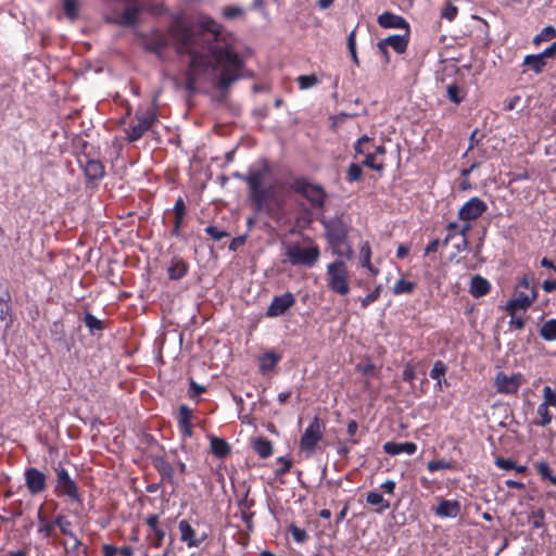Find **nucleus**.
<instances>
[{"instance_id": "nucleus-1", "label": "nucleus", "mask_w": 556, "mask_h": 556, "mask_svg": "<svg viewBox=\"0 0 556 556\" xmlns=\"http://www.w3.org/2000/svg\"><path fill=\"white\" fill-rule=\"evenodd\" d=\"M176 51L189 54V72L186 89H195L194 71L212 68L218 72L216 88L226 91L243 77L244 59L236 48V39L223 29V25L208 15H200L195 27L187 23L182 15H176L168 28Z\"/></svg>"}, {"instance_id": "nucleus-2", "label": "nucleus", "mask_w": 556, "mask_h": 556, "mask_svg": "<svg viewBox=\"0 0 556 556\" xmlns=\"http://www.w3.org/2000/svg\"><path fill=\"white\" fill-rule=\"evenodd\" d=\"M270 169L265 163L262 168H250L248 174L235 173L233 177L247 182L249 187V197L257 212L262 211L266 200L270 197L271 189L263 186L265 178Z\"/></svg>"}, {"instance_id": "nucleus-3", "label": "nucleus", "mask_w": 556, "mask_h": 556, "mask_svg": "<svg viewBox=\"0 0 556 556\" xmlns=\"http://www.w3.org/2000/svg\"><path fill=\"white\" fill-rule=\"evenodd\" d=\"M326 231V238L333 254L351 260L354 251L348 242V226L342 217L336 216L321 222Z\"/></svg>"}, {"instance_id": "nucleus-4", "label": "nucleus", "mask_w": 556, "mask_h": 556, "mask_svg": "<svg viewBox=\"0 0 556 556\" xmlns=\"http://www.w3.org/2000/svg\"><path fill=\"white\" fill-rule=\"evenodd\" d=\"M308 245L303 247L299 242H291L286 245V256L292 266L314 267L320 257V249L313 239L306 237Z\"/></svg>"}, {"instance_id": "nucleus-5", "label": "nucleus", "mask_w": 556, "mask_h": 556, "mask_svg": "<svg viewBox=\"0 0 556 556\" xmlns=\"http://www.w3.org/2000/svg\"><path fill=\"white\" fill-rule=\"evenodd\" d=\"M290 189L305 198L314 210L325 208L327 192L323 186L313 184L305 177H296L292 180Z\"/></svg>"}, {"instance_id": "nucleus-6", "label": "nucleus", "mask_w": 556, "mask_h": 556, "mask_svg": "<svg viewBox=\"0 0 556 556\" xmlns=\"http://www.w3.org/2000/svg\"><path fill=\"white\" fill-rule=\"evenodd\" d=\"M538 288L529 275H523L514 289L511 299L506 303L511 307H519L527 314L528 309L538 299Z\"/></svg>"}, {"instance_id": "nucleus-7", "label": "nucleus", "mask_w": 556, "mask_h": 556, "mask_svg": "<svg viewBox=\"0 0 556 556\" xmlns=\"http://www.w3.org/2000/svg\"><path fill=\"white\" fill-rule=\"evenodd\" d=\"M327 286L328 288L339 294L346 295L350 292V276L346 264L337 260L327 265Z\"/></svg>"}, {"instance_id": "nucleus-8", "label": "nucleus", "mask_w": 556, "mask_h": 556, "mask_svg": "<svg viewBox=\"0 0 556 556\" xmlns=\"http://www.w3.org/2000/svg\"><path fill=\"white\" fill-rule=\"evenodd\" d=\"M136 124H131L127 132V141L136 142L141 139L157 122V109L153 103L146 111L138 110L135 114Z\"/></svg>"}, {"instance_id": "nucleus-9", "label": "nucleus", "mask_w": 556, "mask_h": 556, "mask_svg": "<svg viewBox=\"0 0 556 556\" xmlns=\"http://www.w3.org/2000/svg\"><path fill=\"white\" fill-rule=\"evenodd\" d=\"M54 470L56 475L55 493L67 497L73 503L80 504L81 496L77 483L71 478L68 471L61 464Z\"/></svg>"}, {"instance_id": "nucleus-10", "label": "nucleus", "mask_w": 556, "mask_h": 556, "mask_svg": "<svg viewBox=\"0 0 556 556\" xmlns=\"http://www.w3.org/2000/svg\"><path fill=\"white\" fill-rule=\"evenodd\" d=\"M325 425L319 417H314L300 440L301 451L313 454L316 451L318 443L324 438Z\"/></svg>"}, {"instance_id": "nucleus-11", "label": "nucleus", "mask_w": 556, "mask_h": 556, "mask_svg": "<svg viewBox=\"0 0 556 556\" xmlns=\"http://www.w3.org/2000/svg\"><path fill=\"white\" fill-rule=\"evenodd\" d=\"M141 12V5L138 0H126V5L123 10L114 9L109 17V22L123 26H135L138 22Z\"/></svg>"}, {"instance_id": "nucleus-12", "label": "nucleus", "mask_w": 556, "mask_h": 556, "mask_svg": "<svg viewBox=\"0 0 556 556\" xmlns=\"http://www.w3.org/2000/svg\"><path fill=\"white\" fill-rule=\"evenodd\" d=\"M78 164L84 172L86 186L97 185L105 176V167L100 160L84 154L78 157Z\"/></svg>"}, {"instance_id": "nucleus-13", "label": "nucleus", "mask_w": 556, "mask_h": 556, "mask_svg": "<svg viewBox=\"0 0 556 556\" xmlns=\"http://www.w3.org/2000/svg\"><path fill=\"white\" fill-rule=\"evenodd\" d=\"M139 38L143 50L159 58L163 56V53L169 46L167 36L159 29H153L151 34H140Z\"/></svg>"}, {"instance_id": "nucleus-14", "label": "nucleus", "mask_w": 556, "mask_h": 556, "mask_svg": "<svg viewBox=\"0 0 556 556\" xmlns=\"http://www.w3.org/2000/svg\"><path fill=\"white\" fill-rule=\"evenodd\" d=\"M471 230V224H458L457 222H450L445 226L446 236L442 240V247H446L456 236H460V241L455 244L457 252H463L468 249V233Z\"/></svg>"}, {"instance_id": "nucleus-15", "label": "nucleus", "mask_w": 556, "mask_h": 556, "mask_svg": "<svg viewBox=\"0 0 556 556\" xmlns=\"http://www.w3.org/2000/svg\"><path fill=\"white\" fill-rule=\"evenodd\" d=\"M486 210L488 205L483 200L472 197L458 210V219L462 223L471 224V222L480 218Z\"/></svg>"}, {"instance_id": "nucleus-16", "label": "nucleus", "mask_w": 556, "mask_h": 556, "mask_svg": "<svg viewBox=\"0 0 556 556\" xmlns=\"http://www.w3.org/2000/svg\"><path fill=\"white\" fill-rule=\"evenodd\" d=\"M526 382L522 374L517 372L511 376L503 371L496 374L494 386L498 393L502 394H516L519 388Z\"/></svg>"}, {"instance_id": "nucleus-17", "label": "nucleus", "mask_w": 556, "mask_h": 556, "mask_svg": "<svg viewBox=\"0 0 556 556\" xmlns=\"http://www.w3.org/2000/svg\"><path fill=\"white\" fill-rule=\"evenodd\" d=\"M295 304V296L291 292L274 296L271 303L267 307L266 317L275 318L282 316Z\"/></svg>"}, {"instance_id": "nucleus-18", "label": "nucleus", "mask_w": 556, "mask_h": 556, "mask_svg": "<svg viewBox=\"0 0 556 556\" xmlns=\"http://www.w3.org/2000/svg\"><path fill=\"white\" fill-rule=\"evenodd\" d=\"M24 477L26 488L30 494L37 495L45 491L47 477L42 471L35 467H29L25 470Z\"/></svg>"}, {"instance_id": "nucleus-19", "label": "nucleus", "mask_w": 556, "mask_h": 556, "mask_svg": "<svg viewBox=\"0 0 556 556\" xmlns=\"http://www.w3.org/2000/svg\"><path fill=\"white\" fill-rule=\"evenodd\" d=\"M377 22L378 25L382 28L404 29L405 31L410 33L409 23L403 16L390 11H386L380 14L377 18Z\"/></svg>"}, {"instance_id": "nucleus-20", "label": "nucleus", "mask_w": 556, "mask_h": 556, "mask_svg": "<svg viewBox=\"0 0 556 556\" xmlns=\"http://www.w3.org/2000/svg\"><path fill=\"white\" fill-rule=\"evenodd\" d=\"M193 412L187 405L182 404L178 408V430L182 438H191L193 435L192 429Z\"/></svg>"}, {"instance_id": "nucleus-21", "label": "nucleus", "mask_w": 556, "mask_h": 556, "mask_svg": "<svg viewBox=\"0 0 556 556\" xmlns=\"http://www.w3.org/2000/svg\"><path fill=\"white\" fill-rule=\"evenodd\" d=\"M174 213V223L173 228L170 230V235L175 238H179L181 235V229L184 226V219L187 213V207L184 199L179 197L174 204L173 207Z\"/></svg>"}, {"instance_id": "nucleus-22", "label": "nucleus", "mask_w": 556, "mask_h": 556, "mask_svg": "<svg viewBox=\"0 0 556 556\" xmlns=\"http://www.w3.org/2000/svg\"><path fill=\"white\" fill-rule=\"evenodd\" d=\"M433 510L440 518H455L460 513V503L458 501L441 498Z\"/></svg>"}, {"instance_id": "nucleus-23", "label": "nucleus", "mask_w": 556, "mask_h": 556, "mask_svg": "<svg viewBox=\"0 0 556 556\" xmlns=\"http://www.w3.org/2000/svg\"><path fill=\"white\" fill-rule=\"evenodd\" d=\"M181 540L187 543L189 547L199 546L206 538L207 532L198 533L190 523H179Z\"/></svg>"}, {"instance_id": "nucleus-24", "label": "nucleus", "mask_w": 556, "mask_h": 556, "mask_svg": "<svg viewBox=\"0 0 556 556\" xmlns=\"http://www.w3.org/2000/svg\"><path fill=\"white\" fill-rule=\"evenodd\" d=\"M383 451L392 456L405 453L408 455H413L417 451V444L414 442H403L397 443L393 441H388L383 444Z\"/></svg>"}, {"instance_id": "nucleus-25", "label": "nucleus", "mask_w": 556, "mask_h": 556, "mask_svg": "<svg viewBox=\"0 0 556 556\" xmlns=\"http://www.w3.org/2000/svg\"><path fill=\"white\" fill-rule=\"evenodd\" d=\"M491 291V283L480 275H475L470 279L469 293L473 298H482Z\"/></svg>"}, {"instance_id": "nucleus-26", "label": "nucleus", "mask_w": 556, "mask_h": 556, "mask_svg": "<svg viewBox=\"0 0 556 556\" xmlns=\"http://www.w3.org/2000/svg\"><path fill=\"white\" fill-rule=\"evenodd\" d=\"M410 33L405 31L403 35H391L381 39L383 43L391 47L396 53L402 54L407 50Z\"/></svg>"}, {"instance_id": "nucleus-27", "label": "nucleus", "mask_w": 556, "mask_h": 556, "mask_svg": "<svg viewBox=\"0 0 556 556\" xmlns=\"http://www.w3.org/2000/svg\"><path fill=\"white\" fill-rule=\"evenodd\" d=\"M281 361V355L274 352L267 351L261 356H258V370L261 374L265 375L276 368L278 363Z\"/></svg>"}, {"instance_id": "nucleus-28", "label": "nucleus", "mask_w": 556, "mask_h": 556, "mask_svg": "<svg viewBox=\"0 0 556 556\" xmlns=\"http://www.w3.org/2000/svg\"><path fill=\"white\" fill-rule=\"evenodd\" d=\"M153 466L161 476L162 482H168L172 485L176 484L174 480V468L164 457H156L153 460Z\"/></svg>"}, {"instance_id": "nucleus-29", "label": "nucleus", "mask_w": 556, "mask_h": 556, "mask_svg": "<svg viewBox=\"0 0 556 556\" xmlns=\"http://www.w3.org/2000/svg\"><path fill=\"white\" fill-rule=\"evenodd\" d=\"M147 540L150 546L160 547L165 538V530L161 528V523H144Z\"/></svg>"}, {"instance_id": "nucleus-30", "label": "nucleus", "mask_w": 556, "mask_h": 556, "mask_svg": "<svg viewBox=\"0 0 556 556\" xmlns=\"http://www.w3.org/2000/svg\"><path fill=\"white\" fill-rule=\"evenodd\" d=\"M189 270V264L181 257L175 256L170 261L167 269L168 278L170 280H179L184 278Z\"/></svg>"}, {"instance_id": "nucleus-31", "label": "nucleus", "mask_w": 556, "mask_h": 556, "mask_svg": "<svg viewBox=\"0 0 556 556\" xmlns=\"http://www.w3.org/2000/svg\"><path fill=\"white\" fill-rule=\"evenodd\" d=\"M359 264L375 277L380 273L379 268L371 264V247L368 241L362 242L359 247Z\"/></svg>"}, {"instance_id": "nucleus-32", "label": "nucleus", "mask_w": 556, "mask_h": 556, "mask_svg": "<svg viewBox=\"0 0 556 556\" xmlns=\"http://www.w3.org/2000/svg\"><path fill=\"white\" fill-rule=\"evenodd\" d=\"M208 439L211 453L215 457L223 459L230 454V444L225 439L215 435H210Z\"/></svg>"}, {"instance_id": "nucleus-33", "label": "nucleus", "mask_w": 556, "mask_h": 556, "mask_svg": "<svg viewBox=\"0 0 556 556\" xmlns=\"http://www.w3.org/2000/svg\"><path fill=\"white\" fill-rule=\"evenodd\" d=\"M504 309L510 316L508 325L511 330H522L526 327V314H523L521 308L511 307L506 303Z\"/></svg>"}, {"instance_id": "nucleus-34", "label": "nucleus", "mask_w": 556, "mask_h": 556, "mask_svg": "<svg viewBox=\"0 0 556 556\" xmlns=\"http://www.w3.org/2000/svg\"><path fill=\"white\" fill-rule=\"evenodd\" d=\"M522 65L527 66L530 71L540 75L544 72L547 63L542 58V55L538 54H528L523 58Z\"/></svg>"}, {"instance_id": "nucleus-35", "label": "nucleus", "mask_w": 556, "mask_h": 556, "mask_svg": "<svg viewBox=\"0 0 556 556\" xmlns=\"http://www.w3.org/2000/svg\"><path fill=\"white\" fill-rule=\"evenodd\" d=\"M534 468L543 482L548 481L556 486V475L553 473V470L546 460L534 463Z\"/></svg>"}, {"instance_id": "nucleus-36", "label": "nucleus", "mask_w": 556, "mask_h": 556, "mask_svg": "<svg viewBox=\"0 0 556 556\" xmlns=\"http://www.w3.org/2000/svg\"><path fill=\"white\" fill-rule=\"evenodd\" d=\"M253 448L261 458H268L274 453L273 443L263 437L253 441Z\"/></svg>"}, {"instance_id": "nucleus-37", "label": "nucleus", "mask_w": 556, "mask_h": 556, "mask_svg": "<svg viewBox=\"0 0 556 556\" xmlns=\"http://www.w3.org/2000/svg\"><path fill=\"white\" fill-rule=\"evenodd\" d=\"M83 321L92 336H94L97 332H101L104 329L103 321L98 319L88 311L84 313Z\"/></svg>"}, {"instance_id": "nucleus-38", "label": "nucleus", "mask_w": 556, "mask_h": 556, "mask_svg": "<svg viewBox=\"0 0 556 556\" xmlns=\"http://www.w3.org/2000/svg\"><path fill=\"white\" fill-rule=\"evenodd\" d=\"M539 333L545 341H556V319L546 320L540 328Z\"/></svg>"}, {"instance_id": "nucleus-39", "label": "nucleus", "mask_w": 556, "mask_h": 556, "mask_svg": "<svg viewBox=\"0 0 556 556\" xmlns=\"http://www.w3.org/2000/svg\"><path fill=\"white\" fill-rule=\"evenodd\" d=\"M367 503L375 507L377 511H382L390 507L389 501L384 500L383 495L379 492H369L367 494Z\"/></svg>"}, {"instance_id": "nucleus-40", "label": "nucleus", "mask_w": 556, "mask_h": 556, "mask_svg": "<svg viewBox=\"0 0 556 556\" xmlns=\"http://www.w3.org/2000/svg\"><path fill=\"white\" fill-rule=\"evenodd\" d=\"M417 287L414 281L405 280L404 278L399 279L393 286L392 292L395 295L400 294H412Z\"/></svg>"}, {"instance_id": "nucleus-41", "label": "nucleus", "mask_w": 556, "mask_h": 556, "mask_svg": "<svg viewBox=\"0 0 556 556\" xmlns=\"http://www.w3.org/2000/svg\"><path fill=\"white\" fill-rule=\"evenodd\" d=\"M374 148H375V140L369 138L368 136H363L361 137L356 143H355V152L357 154H368V153H374Z\"/></svg>"}, {"instance_id": "nucleus-42", "label": "nucleus", "mask_w": 556, "mask_h": 556, "mask_svg": "<svg viewBox=\"0 0 556 556\" xmlns=\"http://www.w3.org/2000/svg\"><path fill=\"white\" fill-rule=\"evenodd\" d=\"M548 407L549 406H547L543 402L539 404L536 413L540 418L533 421L534 425L540 427H546L552 422L553 415L549 413Z\"/></svg>"}, {"instance_id": "nucleus-43", "label": "nucleus", "mask_w": 556, "mask_h": 556, "mask_svg": "<svg viewBox=\"0 0 556 556\" xmlns=\"http://www.w3.org/2000/svg\"><path fill=\"white\" fill-rule=\"evenodd\" d=\"M456 465H457V463L455 460H446L444 458H441V459H437V460H430L427 464V469L430 472H434V471L442 470V469L454 470V469H456Z\"/></svg>"}, {"instance_id": "nucleus-44", "label": "nucleus", "mask_w": 556, "mask_h": 556, "mask_svg": "<svg viewBox=\"0 0 556 556\" xmlns=\"http://www.w3.org/2000/svg\"><path fill=\"white\" fill-rule=\"evenodd\" d=\"M554 38H556V28L552 25H547L534 36L533 45L538 47L542 42L549 41Z\"/></svg>"}, {"instance_id": "nucleus-45", "label": "nucleus", "mask_w": 556, "mask_h": 556, "mask_svg": "<svg viewBox=\"0 0 556 556\" xmlns=\"http://www.w3.org/2000/svg\"><path fill=\"white\" fill-rule=\"evenodd\" d=\"M447 366L442 361H437L430 370V377L437 380V387L441 389V378L445 376Z\"/></svg>"}, {"instance_id": "nucleus-46", "label": "nucleus", "mask_w": 556, "mask_h": 556, "mask_svg": "<svg viewBox=\"0 0 556 556\" xmlns=\"http://www.w3.org/2000/svg\"><path fill=\"white\" fill-rule=\"evenodd\" d=\"M348 49L352 56L353 63L358 67L361 63L356 50V28H354L348 37Z\"/></svg>"}, {"instance_id": "nucleus-47", "label": "nucleus", "mask_w": 556, "mask_h": 556, "mask_svg": "<svg viewBox=\"0 0 556 556\" xmlns=\"http://www.w3.org/2000/svg\"><path fill=\"white\" fill-rule=\"evenodd\" d=\"M362 177H363V169H362L361 165H358L356 163L350 164L348 167V170H346L345 179L352 184V182L359 181L362 179Z\"/></svg>"}, {"instance_id": "nucleus-48", "label": "nucleus", "mask_w": 556, "mask_h": 556, "mask_svg": "<svg viewBox=\"0 0 556 556\" xmlns=\"http://www.w3.org/2000/svg\"><path fill=\"white\" fill-rule=\"evenodd\" d=\"M300 89L306 90L318 85L319 79L316 75H301L296 78Z\"/></svg>"}, {"instance_id": "nucleus-49", "label": "nucleus", "mask_w": 556, "mask_h": 556, "mask_svg": "<svg viewBox=\"0 0 556 556\" xmlns=\"http://www.w3.org/2000/svg\"><path fill=\"white\" fill-rule=\"evenodd\" d=\"M457 14L458 8L454 5L451 1L445 2L441 11V17L452 22L456 18Z\"/></svg>"}, {"instance_id": "nucleus-50", "label": "nucleus", "mask_w": 556, "mask_h": 556, "mask_svg": "<svg viewBox=\"0 0 556 556\" xmlns=\"http://www.w3.org/2000/svg\"><path fill=\"white\" fill-rule=\"evenodd\" d=\"M289 532L292 534L293 540L298 543H304L308 539L307 532L304 529L298 527L295 523L290 525Z\"/></svg>"}, {"instance_id": "nucleus-51", "label": "nucleus", "mask_w": 556, "mask_h": 556, "mask_svg": "<svg viewBox=\"0 0 556 556\" xmlns=\"http://www.w3.org/2000/svg\"><path fill=\"white\" fill-rule=\"evenodd\" d=\"M460 93L462 90L457 84H451L447 86V97L451 102L459 104L464 100V96Z\"/></svg>"}, {"instance_id": "nucleus-52", "label": "nucleus", "mask_w": 556, "mask_h": 556, "mask_svg": "<svg viewBox=\"0 0 556 556\" xmlns=\"http://www.w3.org/2000/svg\"><path fill=\"white\" fill-rule=\"evenodd\" d=\"M365 156V160L363 161V165L372 169V170H376V172H382L383 168H384V165L382 162L378 163L376 162V155L372 154V153H368V154H364Z\"/></svg>"}, {"instance_id": "nucleus-53", "label": "nucleus", "mask_w": 556, "mask_h": 556, "mask_svg": "<svg viewBox=\"0 0 556 556\" xmlns=\"http://www.w3.org/2000/svg\"><path fill=\"white\" fill-rule=\"evenodd\" d=\"M204 231L214 240V241H220L222 239L229 236V233L224 230L219 229L218 227L214 225L207 226Z\"/></svg>"}, {"instance_id": "nucleus-54", "label": "nucleus", "mask_w": 556, "mask_h": 556, "mask_svg": "<svg viewBox=\"0 0 556 556\" xmlns=\"http://www.w3.org/2000/svg\"><path fill=\"white\" fill-rule=\"evenodd\" d=\"M382 286H377L370 293H368L365 298L361 300V305L363 308H366L371 303L376 302L381 293Z\"/></svg>"}, {"instance_id": "nucleus-55", "label": "nucleus", "mask_w": 556, "mask_h": 556, "mask_svg": "<svg viewBox=\"0 0 556 556\" xmlns=\"http://www.w3.org/2000/svg\"><path fill=\"white\" fill-rule=\"evenodd\" d=\"M543 397L544 404L556 408V392L549 386L543 388Z\"/></svg>"}, {"instance_id": "nucleus-56", "label": "nucleus", "mask_w": 556, "mask_h": 556, "mask_svg": "<svg viewBox=\"0 0 556 556\" xmlns=\"http://www.w3.org/2000/svg\"><path fill=\"white\" fill-rule=\"evenodd\" d=\"M243 10L239 7H225L223 9V16L227 20H233L243 15Z\"/></svg>"}, {"instance_id": "nucleus-57", "label": "nucleus", "mask_w": 556, "mask_h": 556, "mask_svg": "<svg viewBox=\"0 0 556 556\" xmlns=\"http://www.w3.org/2000/svg\"><path fill=\"white\" fill-rule=\"evenodd\" d=\"M63 9L67 17L75 18L77 15L78 7L76 0H64Z\"/></svg>"}, {"instance_id": "nucleus-58", "label": "nucleus", "mask_w": 556, "mask_h": 556, "mask_svg": "<svg viewBox=\"0 0 556 556\" xmlns=\"http://www.w3.org/2000/svg\"><path fill=\"white\" fill-rule=\"evenodd\" d=\"M277 462L281 464V467H279L276 470V476H282L290 471V468L292 466V460L290 458H287L285 456H280L277 458Z\"/></svg>"}, {"instance_id": "nucleus-59", "label": "nucleus", "mask_w": 556, "mask_h": 556, "mask_svg": "<svg viewBox=\"0 0 556 556\" xmlns=\"http://www.w3.org/2000/svg\"><path fill=\"white\" fill-rule=\"evenodd\" d=\"M515 460L511 458L496 457L494 464L497 468L503 470H513L515 467Z\"/></svg>"}, {"instance_id": "nucleus-60", "label": "nucleus", "mask_w": 556, "mask_h": 556, "mask_svg": "<svg viewBox=\"0 0 556 556\" xmlns=\"http://www.w3.org/2000/svg\"><path fill=\"white\" fill-rule=\"evenodd\" d=\"M50 332L55 340H62L65 336L64 325L61 321L53 323Z\"/></svg>"}, {"instance_id": "nucleus-61", "label": "nucleus", "mask_w": 556, "mask_h": 556, "mask_svg": "<svg viewBox=\"0 0 556 556\" xmlns=\"http://www.w3.org/2000/svg\"><path fill=\"white\" fill-rule=\"evenodd\" d=\"M205 391H206L205 387L198 384L193 380L190 381V387H189V396L190 397L199 396V395L203 394Z\"/></svg>"}, {"instance_id": "nucleus-62", "label": "nucleus", "mask_w": 556, "mask_h": 556, "mask_svg": "<svg viewBox=\"0 0 556 556\" xmlns=\"http://www.w3.org/2000/svg\"><path fill=\"white\" fill-rule=\"evenodd\" d=\"M404 381L412 383L416 379V371L413 366L406 365L402 372Z\"/></svg>"}, {"instance_id": "nucleus-63", "label": "nucleus", "mask_w": 556, "mask_h": 556, "mask_svg": "<svg viewBox=\"0 0 556 556\" xmlns=\"http://www.w3.org/2000/svg\"><path fill=\"white\" fill-rule=\"evenodd\" d=\"M357 371L367 375V376H374L376 371V367L372 363H366V364H358L356 367Z\"/></svg>"}, {"instance_id": "nucleus-64", "label": "nucleus", "mask_w": 556, "mask_h": 556, "mask_svg": "<svg viewBox=\"0 0 556 556\" xmlns=\"http://www.w3.org/2000/svg\"><path fill=\"white\" fill-rule=\"evenodd\" d=\"M546 61V59H553L556 55V42H553L546 49L539 53Z\"/></svg>"}]
</instances>
